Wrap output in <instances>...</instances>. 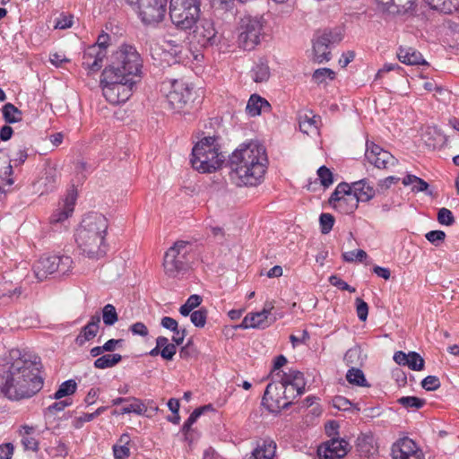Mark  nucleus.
<instances>
[{
  "instance_id": "43",
  "label": "nucleus",
  "mask_w": 459,
  "mask_h": 459,
  "mask_svg": "<svg viewBox=\"0 0 459 459\" xmlns=\"http://www.w3.org/2000/svg\"><path fill=\"white\" fill-rule=\"evenodd\" d=\"M203 301V299L201 296L197 295V294H193L191 295L186 301L185 304H183L180 307H179V312L180 314L183 316H189L192 311L200 306V304L202 303Z\"/></svg>"
},
{
  "instance_id": "46",
  "label": "nucleus",
  "mask_w": 459,
  "mask_h": 459,
  "mask_svg": "<svg viewBox=\"0 0 459 459\" xmlns=\"http://www.w3.org/2000/svg\"><path fill=\"white\" fill-rule=\"evenodd\" d=\"M74 212V204H66L62 210H56L50 217L51 223H59L65 221Z\"/></svg>"
},
{
  "instance_id": "35",
  "label": "nucleus",
  "mask_w": 459,
  "mask_h": 459,
  "mask_svg": "<svg viewBox=\"0 0 459 459\" xmlns=\"http://www.w3.org/2000/svg\"><path fill=\"white\" fill-rule=\"evenodd\" d=\"M121 360L122 356L120 354H106L95 359L94 367L99 369H105L116 366Z\"/></svg>"
},
{
  "instance_id": "58",
  "label": "nucleus",
  "mask_w": 459,
  "mask_h": 459,
  "mask_svg": "<svg viewBox=\"0 0 459 459\" xmlns=\"http://www.w3.org/2000/svg\"><path fill=\"white\" fill-rule=\"evenodd\" d=\"M73 25V16L72 15H65L61 14L60 17H58L56 20L55 28L65 30L71 28Z\"/></svg>"
},
{
  "instance_id": "41",
  "label": "nucleus",
  "mask_w": 459,
  "mask_h": 459,
  "mask_svg": "<svg viewBox=\"0 0 459 459\" xmlns=\"http://www.w3.org/2000/svg\"><path fill=\"white\" fill-rule=\"evenodd\" d=\"M269 76V67L264 63L255 64L251 70V77L255 82H265L268 80Z\"/></svg>"
},
{
  "instance_id": "8",
  "label": "nucleus",
  "mask_w": 459,
  "mask_h": 459,
  "mask_svg": "<svg viewBox=\"0 0 459 459\" xmlns=\"http://www.w3.org/2000/svg\"><path fill=\"white\" fill-rule=\"evenodd\" d=\"M134 84L133 78L117 75L111 70H103L101 74L100 86L103 96L113 105L125 103L132 95Z\"/></svg>"
},
{
  "instance_id": "40",
  "label": "nucleus",
  "mask_w": 459,
  "mask_h": 459,
  "mask_svg": "<svg viewBox=\"0 0 459 459\" xmlns=\"http://www.w3.org/2000/svg\"><path fill=\"white\" fill-rule=\"evenodd\" d=\"M346 379L349 383L359 386H368L363 371L359 368L351 367L347 374Z\"/></svg>"
},
{
  "instance_id": "47",
  "label": "nucleus",
  "mask_w": 459,
  "mask_h": 459,
  "mask_svg": "<svg viewBox=\"0 0 459 459\" xmlns=\"http://www.w3.org/2000/svg\"><path fill=\"white\" fill-rule=\"evenodd\" d=\"M318 179L324 188H328L333 183V174L326 166L323 165L316 171Z\"/></svg>"
},
{
  "instance_id": "22",
  "label": "nucleus",
  "mask_w": 459,
  "mask_h": 459,
  "mask_svg": "<svg viewBox=\"0 0 459 459\" xmlns=\"http://www.w3.org/2000/svg\"><path fill=\"white\" fill-rule=\"evenodd\" d=\"M275 452V442L271 439H263L257 443L251 455H247L244 459H273Z\"/></svg>"
},
{
  "instance_id": "14",
  "label": "nucleus",
  "mask_w": 459,
  "mask_h": 459,
  "mask_svg": "<svg viewBox=\"0 0 459 459\" xmlns=\"http://www.w3.org/2000/svg\"><path fill=\"white\" fill-rule=\"evenodd\" d=\"M264 19L258 16H245L241 19L238 35V46L244 50H253L261 40Z\"/></svg>"
},
{
  "instance_id": "60",
  "label": "nucleus",
  "mask_w": 459,
  "mask_h": 459,
  "mask_svg": "<svg viewBox=\"0 0 459 459\" xmlns=\"http://www.w3.org/2000/svg\"><path fill=\"white\" fill-rule=\"evenodd\" d=\"M130 331L134 335H140L143 337L147 336L149 333L147 326L142 322L133 324L130 326Z\"/></svg>"
},
{
  "instance_id": "56",
  "label": "nucleus",
  "mask_w": 459,
  "mask_h": 459,
  "mask_svg": "<svg viewBox=\"0 0 459 459\" xmlns=\"http://www.w3.org/2000/svg\"><path fill=\"white\" fill-rule=\"evenodd\" d=\"M333 406L340 411H349L351 407V403L344 396H335L333 399Z\"/></svg>"
},
{
  "instance_id": "28",
  "label": "nucleus",
  "mask_w": 459,
  "mask_h": 459,
  "mask_svg": "<svg viewBox=\"0 0 459 459\" xmlns=\"http://www.w3.org/2000/svg\"><path fill=\"white\" fill-rule=\"evenodd\" d=\"M28 158L27 149L25 147L20 149L16 153L15 157L13 159H8V164L4 167V170L2 173V178L4 179L6 178V184L8 186H12L13 184V179L11 176L13 173L12 162L15 167L22 165L25 162Z\"/></svg>"
},
{
  "instance_id": "32",
  "label": "nucleus",
  "mask_w": 459,
  "mask_h": 459,
  "mask_svg": "<svg viewBox=\"0 0 459 459\" xmlns=\"http://www.w3.org/2000/svg\"><path fill=\"white\" fill-rule=\"evenodd\" d=\"M129 402H132V403L128 406H125L121 409L120 414H129V413H134L137 415H146L147 417H152V415L146 414L147 412V405H145V403L134 396H129Z\"/></svg>"
},
{
  "instance_id": "23",
  "label": "nucleus",
  "mask_w": 459,
  "mask_h": 459,
  "mask_svg": "<svg viewBox=\"0 0 459 459\" xmlns=\"http://www.w3.org/2000/svg\"><path fill=\"white\" fill-rule=\"evenodd\" d=\"M299 130L306 134H316L318 131V125L320 123V117L313 114L312 111L299 114Z\"/></svg>"
},
{
  "instance_id": "63",
  "label": "nucleus",
  "mask_w": 459,
  "mask_h": 459,
  "mask_svg": "<svg viewBox=\"0 0 459 459\" xmlns=\"http://www.w3.org/2000/svg\"><path fill=\"white\" fill-rule=\"evenodd\" d=\"M309 336H308V333L307 332V330H303L300 334L299 335H296V334H290L289 336V340L290 341L292 346L295 348L296 346L299 345V344H302L305 342V341L307 339H308Z\"/></svg>"
},
{
  "instance_id": "15",
  "label": "nucleus",
  "mask_w": 459,
  "mask_h": 459,
  "mask_svg": "<svg viewBox=\"0 0 459 459\" xmlns=\"http://www.w3.org/2000/svg\"><path fill=\"white\" fill-rule=\"evenodd\" d=\"M365 157L377 169H388L397 164L398 160L379 145L367 140Z\"/></svg>"
},
{
  "instance_id": "42",
  "label": "nucleus",
  "mask_w": 459,
  "mask_h": 459,
  "mask_svg": "<svg viewBox=\"0 0 459 459\" xmlns=\"http://www.w3.org/2000/svg\"><path fill=\"white\" fill-rule=\"evenodd\" d=\"M335 78V72L330 68H319L312 74V81L316 84L325 83L327 80L333 81Z\"/></svg>"
},
{
  "instance_id": "64",
  "label": "nucleus",
  "mask_w": 459,
  "mask_h": 459,
  "mask_svg": "<svg viewBox=\"0 0 459 459\" xmlns=\"http://www.w3.org/2000/svg\"><path fill=\"white\" fill-rule=\"evenodd\" d=\"M13 454V446L11 443L0 445V459H11Z\"/></svg>"
},
{
  "instance_id": "10",
  "label": "nucleus",
  "mask_w": 459,
  "mask_h": 459,
  "mask_svg": "<svg viewBox=\"0 0 459 459\" xmlns=\"http://www.w3.org/2000/svg\"><path fill=\"white\" fill-rule=\"evenodd\" d=\"M201 15V0H170L169 17L179 30H190Z\"/></svg>"
},
{
  "instance_id": "6",
  "label": "nucleus",
  "mask_w": 459,
  "mask_h": 459,
  "mask_svg": "<svg viewBox=\"0 0 459 459\" xmlns=\"http://www.w3.org/2000/svg\"><path fill=\"white\" fill-rule=\"evenodd\" d=\"M194 259V246L189 241L178 240L164 255L163 268L165 274L171 278L186 273Z\"/></svg>"
},
{
  "instance_id": "20",
  "label": "nucleus",
  "mask_w": 459,
  "mask_h": 459,
  "mask_svg": "<svg viewBox=\"0 0 459 459\" xmlns=\"http://www.w3.org/2000/svg\"><path fill=\"white\" fill-rule=\"evenodd\" d=\"M394 360L400 366H407L413 371H420L424 368V359L416 351L405 353L402 351L394 354Z\"/></svg>"
},
{
  "instance_id": "25",
  "label": "nucleus",
  "mask_w": 459,
  "mask_h": 459,
  "mask_svg": "<svg viewBox=\"0 0 459 459\" xmlns=\"http://www.w3.org/2000/svg\"><path fill=\"white\" fill-rule=\"evenodd\" d=\"M356 450L361 457H370L377 453L375 440L371 435H360L356 441Z\"/></svg>"
},
{
  "instance_id": "5",
  "label": "nucleus",
  "mask_w": 459,
  "mask_h": 459,
  "mask_svg": "<svg viewBox=\"0 0 459 459\" xmlns=\"http://www.w3.org/2000/svg\"><path fill=\"white\" fill-rule=\"evenodd\" d=\"M226 156L220 151L215 136H205L192 150L190 162L192 167L201 173H212L220 169Z\"/></svg>"
},
{
  "instance_id": "44",
  "label": "nucleus",
  "mask_w": 459,
  "mask_h": 459,
  "mask_svg": "<svg viewBox=\"0 0 459 459\" xmlns=\"http://www.w3.org/2000/svg\"><path fill=\"white\" fill-rule=\"evenodd\" d=\"M397 403L407 410H418L426 404V401L424 399L416 396H403L397 400Z\"/></svg>"
},
{
  "instance_id": "3",
  "label": "nucleus",
  "mask_w": 459,
  "mask_h": 459,
  "mask_svg": "<svg viewBox=\"0 0 459 459\" xmlns=\"http://www.w3.org/2000/svg\"><path fill=\"white\" fill-rule=\"evenodd\" d=\"M108 228V220L101 213L91 212L82 219L75 233V241L83 255L91 259H100L106 255Z\"/></svg>"
},
{
  "instance_id": "49",
  "label": "nucleus",
  "mask_w": 459,
  "mask_h": 459,
  "mask_svg": "<svg viewBox=\"0 0 459 459\" xmlns=\"http://www.w3.org/2000/svg\"><path fill=\"white\" fill-rule=\"evenodd\" d=\"M334 221V217L331 213H321L319 217L321 232L328 234L332 230Z\"/></svg>"
},
{
  "instance_id": "39",
  "label": "nucleus",
  "mask_w": 459,
  "mask_h": 459,
  "mask_svg": "<svg viewBox=\"0 0 459 459\" xmlns=\"http://www.w3.org/2000/svg\"><path fill=\"white\" fill-rule=\"evenodd\" d=\"M59 177L60 175L56 169L48 168L46 169L42 178V183L47 192L53 191L56 187Z\"/></svg>"
},
{
  "instance_id": "37",
  "label": "nucleus",
  "mask_w": 459,
  "mask_h": 459,
  "mask_svg": "<svg viewBox=\"0 0 459 459\" xmlns=\"http://www.w3.org/2000/svg\"><path fill=\"white\" fill-rule=\"evenodd\" d=\"M77 384L74 379H69L63 382L56 393L53 394L52 398L56 400H60L63 397L69 396L74 394L76 392Z\"/></svg>"
},
{
  "instance_id": "53",
  "label": "nucleus",
  "mask_w": 459,
  "mask_h": 459,
  "mask_svg": "<svg viewBox=\"0 0 459 459\" xmlns=\"http://www.w3.org/2000/svg\"><path fill=\"white\" fill-rule=\"evenodd\" d=\"M425 238L436 247H438L441 242H443L446 238V233L443 230H430L426 235Z\"/></svg>"
},
{
  "instance_id": "52",
  "label": "nucleus",
  "mask_w": 459,
  "mask_h": 459,
  "mask_svg": "<svg viewBox=\"0 0 459 459\" xmlns=\"http://www.w3.org/2000/svg\"><path fill=\"white\" fill-rule=\"evenodd\" d=\"M441 385L440 380L436 376H428L421 381V386L427 391H436Z\"/></svg>"
},
{
  "instance_id": "38",
  "label": "nucleus",
  "mask_w": 459,
  "mask_h": 459,
  "mask_svg": "<svg viewBox=\"0 0 459 459\" xmlns=\"http://www.w3.org/2000/svg\"><path fill=\"white\" fill-rule=\"evenodd\" d=\"M158 346H160V356L167 360H171L177 352V346L169 343V339L164 336L158 337Z\"/></svg>"
},
{
  "instance_id": "48",
  "label": "nucleus",
  "mask_w": 459,
  "mask_h": 459,
  "mask_svg": "<svg viewBox=\"0 0 459 459\" xmlns=\"http://www.w3.org/2000/svg\"><path fill=\"white\" fill-rule=\"evenodd\" d=\"M207 315L208 311L204 307L193 311L190 314L192 324L198 328H203L206 324Z\"/></svg>"
},
{
  "instance_id": "24",
  "label": "nucleus",
  "mask_w": 459,
  "mask_h": 459,
  "mask_svg": "<svg viewBox=\"0 0 459 459\" xmlns=\"http://www.w3.org/2000/svg\"><path fill=\"white\" fill-rule=\"evenodd\" d=\"M397 57L402 63L408 65H428L422 55L412 48L400 47Z\"/></svg>"
},
{
  "instance_id": "36",
  "label": "nucleus",
  "mask_w": 459,
  "mask_h": 459,
  "mask_svg": "<svg viewBox=\"0 0 459 459\" xmlns=\"http://www.w3.org/2000/svg\"><path fill=\"white\" fill-rule=\"evenodd\" d=\"M289 385L297 391V395L305 392L306 381L303 373L296 370H289Z\"/></svg>"
},
{
  "instance_id": "2",
  "label": "nucleus",
  "mask_w": 459,
  "mask_h": 459,
  "mask_svg": "<svg viewBox=\"0 0 459 459\" xmlns=\"http://www.w3.org/2000/svg\"><path fill=\"white\" fill-rule=\"evenodd\" d=\"M265 148L257 141L244 143L229 160L230 179L238 186H256L267 169Z\"/></svg>"
},
{
  "instance_id": "18",
  "label": "nucleus",
  "mask_w": 459,
  "mask_h": 459,
  "mask_svg": "<svg viewBox=\"0 0 459 459\" xmlns=\"http://www.w3.org/2000/svg\"><path fill=\"white\" fill-rule=\"evenodd\" d=\"M194 39L200 47L207 48L217 41V31L212 22L209 20L201 21L193 33Z\"/></svg>"
},
{
  "instance_id": "27",
  "label": "nucleus",
  "mask_w": 459,
  "mask_h": 459,
  "mask_svg": "<svg viewBox=\"0 0 459 459\" xmlns=\"http://www.w3.org/2000/svg\"><path fill=\"white\" fill-rule=\"evenodd\" d=\"M268 314L269 311L266 309H264L261 312L248 314L244 317L239 326L243 329L264 328L267 326L266 319L268 317Z\"/></svg>"
},
{
  "instance_id": "4",
  "label": "nucleus",
  "mask_w": 459,
  "mask_h": 459,
  "mask_svg": "<svg viewBox=\"0 0 459 459\" xmlns=\"http://www.w3.org/2000/svg\"><path fill=\"white\" fill-rule=\"evenodd\" d=\"M286 363L287 358L284 355L274 359L268 376L271 382L267 385L262 399V405L274 415L287 408V374L281 370Z\"/></svg>"
},
{
  "instance_id": "59",
  "label": "nucleus",
  "mask_w": 459,
  "mask_h": 459,
  "mask_svg": "<svg viewBox=\"0 0 459 459\" xmlns=\"http://www.w3.org/2000/svg\"><path fill=\"white\" fill-rule=\"evenodd\" d=\"M71 404H72V401L67 400V399L64 400V401L55 402L54 403H52L51 405H49L47 408V411L51 414H55L58 411H64L65 407H68Z\"/></svg>"
},
{
  "instance_id": "26",
  "label": "nucleus",
  "mask_w": 459,
  "mask_h": 459,
  "mask_svg": "<svg viewBox=\"0 0 459 459\" xmlns=\"http://www.w3.org/2000/svg\"><path fill=\"white\" fill-rule=\"evenodd\" d=\"M352 196L358 202H368L375 196V189L367 179L353 182Z\"/></svg>"
},
{
  "instance_id": "57",
  "label": "nucleus",
  "mask_w": 459,
  "mask_h": 459,
  "mask_svg": "<svg viewBox=\"0 0 459 459\" xmlns=\"http://www.w3.org/2000/svg\"><path fill=\"white\" fill-rule=\"evenodd\" d=\"M115 459H125L130 455V448L127 446L114 445L112 447Z\"/></svg>"
},
{
  "instance_id": "17",
  "label": "nucleus",
  "mask_w": 459,
  "mask_h": 459,
  "mask_svg": "<svg viewBox=\"0 0 459 459\" xmlns=\"http://www.w3.org/2000/svg\"><path fill=\"white\" fill-rule=\"evenodd\" d=\"M394 459H424L417 444L407 437L400 438L392 446Z\"/></svg>"
},
{
  "instance_id": "50",
  "label": "nucleus",
  "mask_w": 459,
  "mask_h": 459,
  "mask_svg": "<svg viewBox=\"0 0 459 459\" xmlns=\"http://www.w3.org/2000/svg\"><path fill=\"white\" fill-rule=\"evenodd\" d=\"M437 221L446 226H451L455 223V217L452 212L447 208H441L437 212Z\"/></svg>"
},
{
  "instance_id": "16",
  "label": "nucleus",
  "mask_w": 459,
  "mask_h": 459,
  "mask_svg": "<svg viewBox=\"0 0 459 459\" xmlns=\"http://www.w3.org/2000/svg\"><path fill=\"white\" fill-rule=\"evenodd\" d=\"M349 451V443L343 438H331L317 448L319 459H341Z\"/></svg>"
},
{
  "instance_id": "7",
  "label": "nucleus",
  "mask_w": 459,
  "mask_h": 459,
  "mask_svg": "<svg viewBox=\"0 0 459 459\" xmlns=\"http://www.w3.org/2000/svg\"><path fill=\"white\" fill-rule=\"evenodd\" d=\"M143 60L135 47L129 44H122L113 53L111 63L104 70H111L117 75L133 78L141 74Z\"/></svg>"
},
{
  "instance_id": "34",
  "label": "nucleus",
  "mask_w": 459,
  "mask_h": 459,
  "mask_svg": "<svg viewBox=\"0 0 459 459\" xmlns=\"http://www.w3.org/2000/svg\"><path fill=\"white\" fill-rule=\"evenodd\" d=\"M358 200L351 195L344 197L340 203H337L336 205L334 204L333 208L341 213L351 214L358 208Z\"/></svg>"
},
{
  "instance_id": "30",
  "label": "nucleus",
  "mask_w": 459,
  "mask_h": 459,
  "mask_svg": "<svg viewBox=\"0 0 459 459\" xmlns=\"http://www.w3.org/2000/svg\"><path fill=\"white\" fill-rule=\"evenodd\" d=\"M426 2L431 9L444 13H452L459 9V0H426Z\"/></svg>"
},
{
  "instance_id": "31",
  "label": "nucleus",
  "mask_w": 459,
  "mask_h": 459,
  "mask_svg": "<svg viewBox=\"0 0 459 459\" xmlns=\"http://www.w3.org/2000/svg\"><path fill=\"white\" fill-rule=\"evenodd\" d=\"M377 2L387 9L394 7L393 12L396 13H406L411 10L415 4V0H377Z\"/></svg>"
},
{
  "instance_id": "19",
  "label": "nucleus",
  "mask_w": 459,
  "mask_h": 459,
  "mask_svg": "<svg viewBox=\"0 0 459 459\" xmlns=\"http://www.w3.org/2000/svg\"><path fill=\"white\" fill-rule=\"evenodd\" d=\"M107 51L96 46H89L82 56V67L90 73H95L101 69Z\"/></svg>"
},
{
  "instance_id": "12",
  "label": "nucleus",
  "mask_w": 459,
  "mask_h": 459,
  "mask_svg": "<svg viewBox=\"0 0 459 459\" xmlns=\"http://www.w3.org/2000/svg\"><path fill=\"white\" fill-rule=\"evenodd\" d=\"M73 266V259L68 255L41 256L33 264L35 277L43 281L55 273L60 275L67 274Z\"/></svg>"
},
{
  "instance_id": "54",
  "label": "nucleus",
  "mask_w": 459,
  "mask_h": 459,
  "mask_svg": "<svg viewBox=\"0 0 459 459\" xmlns=\"http://www.w3.org/2000/svg\"><path fill=\"white\" fill-rule=\"evenodd\" d=\"M329 282L338 288L339 290H347L351 293L352 292H355L356 290L355 288L350 286L346 281H344L343 280H342L339 276L337 275H332L330 276L329 278Z\"/></svg>"
},
{
  "instance_id": "33",
  "label": "nucleus",
  "mask_w": 459,
  "mask_h": 459,
  "mask_svg": "<svg viewBox=\"0 0 459 459\" xmlns=\"http://www.w3.org/2000/svg\"><path fill=\"white\" fill-rule=\"evenodd\" d=\"M3 117L8 124H14L22 121V112L12 103H6L2 108Z\"/></svg>"
},
{
  "instance_id": "13",
  "label": "nucleus",
  "mask_w": 459,
  "mask_h": 459,
  "mask_svg": "<svg viewBox=\"0 0 459 459\" xmlns=\"http://www.w3.org/2000/svg\"><path fill=\"white\" fill-rule=\"evenodd\" d=\"M145 25H156L163 21L167 0H126Z\"/></svg>"
},
{
  "instance_id": "61",
  "label": "nucleus",
  "mask_w": 459,
  "mask_h": 459,
  "mask_svg": "<svg viewBox=\"0 0 459 459\" xmlns=\"http://www.w3.org/2000/svg\"><path fill=\"white\" fill-rule=\"evenodd\" d=\"M200 416V411L195 409L188 417V419L184 422L182 426V432L187 433L191 429L192 425L197 420V419Z\"/></svg>"
},
{
  "instance_id": "29",
  "label": "nucleus",
  "mask_w": 459,
  "mask_h": 459,
  "mask_svg": "<svg viewBox=\"0 0 459 459\" xmlns=\"http://www.w3.org/2000/svg\"><path fill=\"white\" fill-rule=\"evenodd\" d=\"M270 108L271 105L265 99L257 94H253L247 101L246 111L250 117H256L262 112L268 111Z\"/></svg>"
},
{
  "instance_id": "1",
  "label": "nucleus",
  "mask_w": 459,
  "mask_h": 459,
  "mask_svg": "<svg viewBox=\"0 0 459 459\" xmlns=\"http://www.w3.org/2000/svg\"><path fill=\"white\" fill-rule=\"evenodd\" d=\"M39 358L12 349L0 358V393L10 401L30 399L43 387Z\"/></svg>"
},
{
  "instance_id": "51",
  "label": "nucleus",
  "mask_w": 459,
  "mask_h": 459,
  "mask_svg": "<svg viewBox=\"0 0 459 459\" xmlns=\"http://www.w3.org/2000/svg\"><path fill=\"white\" fill-rule=\"evenodd\" d=\"M367 253L362 249L345 252L342 254L343 260L348 263H351L356 260L362 262L365 258H367Z\"/></svg>"
},
{
  "instance_id": "55",
  "label": "nucleus",
  "mask_w": 459,
  "mask_h": 459,
  "mask_svg": "<svg viewBox=\"0 0 459 459\" xmlns=\"http://www.w3.org/2000/svg\"><path fill=\"white\" fill-rule=\"evenodd\" d=\"M357 316L360 321H366L368 314V304L360 298L356 299Z\"/></svg>"
},
{
  "instance_id": "9",
  "label": "nucleus",
  "mask_w": 459,
  "mask_h": 459,
  "mask_svg": "<svg viewBox=\"0 0 459 459\" xmlns=\"http://www.w3.org/2000/svg\"><path fill=\"white\" fill-rule=\"evenodd\" d=\"M169 108L176 113H189L193 108L195 92L194 88L183 80H173L162 84Z\"/></svg>"
},
{
  "instance_id": "62",
  "label": "nucleus",
  "mask_w": 459,
  "mask_h": 459,
  "mask_svg": "<svg viewBox=\"0 0 459 459\" xmlns=\"http://www.w3.org/2000/svg\"><path fill=\"white\" fill-rule=\"evenodd\" d=\"M360 351L357 348L350 349L344 355V361L347 365L356 364V359L359 358Z\"/></svg>"
},
{
  "instance_id": "21",
  "label": "nucleus",
  "mask_w": 459,
  "mask_h": 459,
  "mask_svg": "<svg viewBox=\"0 0 459 459\" xmlns=\"http://www.w3.org/2000/svg\"><path fill=\"white\" fill-rule=\"evenodd\" d=\"M100 325V316L98 314L91 316L90 321L81 329L79 334L75 338V343L82 346L96 337Z\"/></svg>"
},
{
  "instance_id": "45",
  "label": "nucleus",
  "mask_w": 459,
  "mask_h": 459,
  "mask_svg": "<svg viewBox=\"0 0 459 459\" xmlns=\"http://www.w3.org/2000/svg\"><path fill=\"white\" fill-rule=\"evenodd\" d=\"M102 319L106 325H113L118 320V316L116 307L111 304H107L102 308Z\"/></svg>"
},
{
  "instance_id": "11",
  "label": "nucleus",
  "mask_w": 459,
  "mask_h": 459,
  "mask_svg": "<svg viewBox=\"0 0 459 459\" xmlns=\"http://www.w3.org/2000/svg\"><path fill=\"white\" fill-rule=\"evenodd\" d=\"M342 39L341 29H325L317 31L312 39V60L315 63H327L332 58L331 47L340 43Z\"/></svg>"
}]
</instances>
